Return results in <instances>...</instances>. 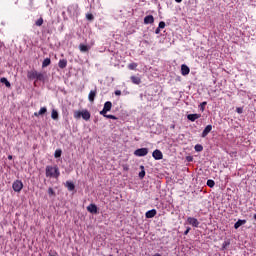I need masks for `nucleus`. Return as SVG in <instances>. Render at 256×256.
<instances>
[{
    "label": "nucleus",
    "instance_id": "bb28decb",
    "mask_svg": "<svg viewBox=\"0 0 256 256\" xmlns=\"http://www.w3.org/2000/svg\"><path fill=\"white\" fill-rule=\"evenodd\" d=\"M195 151L197 153H201V151H203V145L201 144H196L195 147H194Z\"/></svg>",
    "mask_w": 256,
    "mask_h": 256
},
{
    "label": "nucleus",
    "instance_id": "39448f33",
    "mask_svg": "<svg viewBox=\"0 0 256 256\" xmlns=\"http://www.w3.org/2000/svg\"><path fill=\"white\" fill-rule=\"evenodd\" d=\"M148 153H149L148 148H139V149L134 151V155L136 157H145Z\"/></svg>",
    "mask_w": 256,
    "mask_h": 256
},
{
    "label": "nucleus",
    "instance_id": "7ed1b4c3",
    "mask_svg": "<svg viewBox=\"0 0 256 256\" xmlns=\"http://www.w3.org/2000/svg\"><path fill=\"white\" fill-rule=\"evenodd\" d=\"M12 189L15 193H21L23 189V182L21 180H16L12 184Z\"/></svg>",
    "mask_w": 256,
    "mask_h": 256
},
{
    "label": "nucleus",
    "instance_id": "dca6fc26",
    "mask_svg": "<svg viewBox=\"0 0 256 256\" xmlns=\"http://www.w3.org/2000/svg\"><path fill=\"white\" fill-rule=\"evenodd\" d=\"M87 211H89V213L97 214V205H95V204H90V205L87 207Z\"/></svg>",
    "mask_w": 256,
    "mask_h": 256
},
{
    "label": "nucleus",
    "instance_id": "37998d69",
    "mask_svg": "<svg viewBox=\"0 0 256 256\" xmlns=\"http://www.w3.org/2000/svg\"><path fill=\"white\" fill-rule=\"evenodd\" d=\"M227 245H229V243L225 242V243L223 244V247L225 248V247H227Z\"/></svg>",
    "mask_w": 256,
    "mask_h": 256
},
{
    "label": "nucleus",
    "instance_id": "9b49d317",
    "mask_svg": "<svg viewBox=\"0 0 256 256\" xmlns=\"http://www.w3.org/2000/svg\"><path fill=\"white\" fill-rule=\"evenodd\" d=\"M212 130H213V126H212V125H207V126L204 128L201 137H202V138L207 137V136L209 135L210 131H212Z\"/></svg>",
    "mask_w": 256,
    "mask_h": 256
},
{
    "label": "nucleus",
    "instance_id": "f03ea898",
    "mask_svg": "<svg viewBox=\"0 0 256 256\" xmlns=\"http://www.w3.org/2000/svg\"><path fill=\"white\" fill-rule=\"evenodd\" d=\"M84 119V121H89L91 119V113L89 110H83V111H74V119Z\"/></svg>",
    "mask_w": 256,
    "mask_h": 256
},
{
    "label": "nucleus",
    "instance_id": "a878e982",
    "mask_svg": "<svg viewBox=\"0 0 256 256\" xmlns=\"http://www.w3.org/2000/svg\"><path fill=\"white\" fill-rule=\"evenodd\" d=\"M138 65L137 63L133 62V63H130L128 65V69H130V71H135L137 69Z\"/></svg>",
    "mask_w": 256,
    "mask_h": 256
},
{
    "label": "nucleus",
    "instance_id": "c85d7f7f",
    "mask_svg": "<svg viewBox=\"0 0 256 256\" xmlns=\"http://www.w3.org/2000/svg\"><path fill=\"white\" fill-rule=\"evenodd\" d=\"M62 153H63V151H61V149H58V150L55 151L54 157L56 159H59V157H61Z\"/></svg>",
    "mask_w": 256,
    "mask_h": 256
},
{
    "label": "nucleus",
    "instance_id": "ea45409f",
    "mask_svg": "<svg viewBox=\"0 0 256 256\" xmlns=\"http://www.w3.org/2000/svg\"><path fill=\"white\" fill-rule=\"evenodd\" d=\"M115 95H117V96L121 95V90H116Z\"/></svg>",
    "mask_w": 256,
    "mask_h": 256
},
{
    "label": "nucleus",
    "instance_id": "cd10ccee",
    "mask_svg": "<svg viewBox=\"0 0 256 256\" xmlns=\"http://www.w3.org/2000/svg\"><path fill=\"white\" fill-rule=\"evenodd\" d=\"M140 169L142 170L139 172V177L143 179L145 177V166H140Z\"/></svg>",
    "mask_w": 256,
    "mask_h": 256
},
{
    "label": "nucleus",
    "instance_id": "e433bc0d",
    "mask_svg": "<svg viewBox=\"0 0 256 256\" xmlns=\"http://www.w3.org/2000/svg\"><path fill=\"white\" fill-rule=\"evenodd\" d=\"M236 113H239V115H241V113H243V108H236Z\"/></svg>",
    "mask_w": 256,
    "mask_h": 256
},
{
    "label": "nucleus",
    "instance_id": "58836bf2",
    "mask_svg": "<svg viewBox=\"0 0 256 256\" xmlns=\"http://www.w3.org/2000/svg\"><path fill=\"white\" fill-rule=\"evenodd\" d=\"M189 231H191V227H188L186 231H184V235H189Z\"/></svg>",
    "mask_w": 256,
    "mask_h": 256
},
{
    "label": "nucleus",
    "instance_id": "4c0bfd02",
    "mask_svg": "<svg viewBox=\"0 0 256 256\" xmlns=\"http://www.w3.org/2000/svg\"><path fill=\"white\" fill-rule=\"evenodd\" d=\"M155 33L156 35H159L161 33V28L160 27L156 28Z\"/></svg>",
    "mask_w": 256,
    "mask_h": 256
},
{
    "label": "nucleus",
    "instance_id": "ddd939ff",
    "mask_svg": "<svg viewBox=\"0 0 256 256\" xmlns=\"http://www.w3.org/2000/svg\"><path fill=\"white\" fill-rule=\"evenodd\" d=\"M197 119H201V114H188L187 115V120L195 122Z\"/></svg>",
    "mask_w": 256,
    "mask_h": 256
},
{
    "label": "nucleus",
    "instance_id": "f3484780",
    "mask_svg": "<svg viewBox=\"0 0 256 256\" xmlns=\"http://www.w3.org/2000/svg\"><path fill=\"white\" fill-rule=\"evenodd\" d=\"M58 67L60 69H65V67H67V59H60L58 62Z\"/></svg>",
    "mask_w": 256,
    "mask_h": 256
},
{
    "label": "nucleus",
    "instance_id": "c03bdc74",
    "mask_svg": "<svg viewBox=\"0 0 256 256\" xmlns=\"http://www.w3.org/2000/svg\"><path fill=\"white\" fill-rule=\"evenodd\" d=\"M8 159H9V161H11V159H13V156L9 155Z\"/></svg>",
    "mask_w": 256,
    "mask_h": 256
},
{
    "label": "nucleus",
    "instance_id": "5701e85b",
    "mask_svg": "<svg viewBox=\"0 0 256 256\" xmlns=\"http://www.w3.org/2000/svg\"><path fill=\"white\" fill-rule=\"evenodd\" d=\"M51 117L54 121H57V119H59V112H57V110L53 109L51 112Z\"/></svg>",
    "mask_w": 256,
    "mask_h": 256
},
{
    "label": "nucleus",
    "instance_id": "f8f14e48",
    "mask_svg": "<svg viewBox=\"0 0 256 256\" xmlns=\"http://www.w3.org/2000/svg\"><path fill=\"white\" fill-rule=\"evenodd\" d=\"M37 71L36 70H30L27 72V77L30 81H33V79H37Z\"/></svg>",
    "mask_w": 256,
    "mask_h": 256
},
{
    "label": "nucleus",
    "instance_id": "412c9836",
    "mask_svg": "<svg viewBox=\"0 0 256 256\" xmlns=\"http://www.w3.org/2000/svg\"><path fill=\"white\" fill-rule=\"evenodd\" d=\"M66 187H67L68 191H75V184H73V182L67 181Z\"/></svg>",
    "mask_w": 256,
    "mask_h": 256
},
{
    "label": "nucleus",
    "instance_id": "1a4fd4ad",
    "mask_svg": "<svg viewBox=\"0 0 256 256\" xmlns=\"http://www.w3.org/2000/svg\"><path fill=\"white\" fill-rule=\"evenodd\" d=\"M189 73H191V69L189 68V66H187L186 64H182L181 65V75H183L185 77L186 75H189Z\"/></svg>",
    "mask_w": 256,
    "mask_h": 256
},
{
    "label": "nucleus",
    "instance_id": "49530a36",
    "mask_svg": "<svg viewBox=\"0 0 256 256\" xmlns=\"http://www.w3.org/2000/svg\"><path fill=\"white\" fill-rule=\"evenodd\" d=\"M153 256H162L161 254H159V253H156V254H154Z\"/></svg>",
    "mask_w": 256,
    "mask_h": 256
},
{
    "label": "nucleus",
    "instance_id": "4468645a",
    "mask_svg": "<svg viewBox=\"0 0 256 256\" xmlns=\"http://www.w3.org/2000/svg\"><path fill=\"white\" fill-rule=\"evenodd\" d=\"M155 215H157V210L152 209L146 212L145 217L146 219H153V217H155Z\"/></svg>",
    "mask_w": 256,
    "mask_h": 256
},
{
    "label": "nucleus",
    "instance_id": "79ce46f5",
    "mask_svg": "<svg viewBox=\"0 0 256 256\" xmlns=\"http://www.w3.org/2000/svg\"><path fill=\"white\" fill-rule=\"evenodd\" d=\"M124 171H129V168L127 166H124Z\"/></svg>",
    "mask_w": 256,
    "mask_h": 256
},
{
    "label": "nucleus",
    "instance_id": "0eeeda50",
    "mask_svg": "<svg viewBox=\"0 0 256 256\" xmlns=\"http://www.w3.org/2000/svg\"><path fill=\"white\" fill-rule=\"evenodd\" d=\"M95 97H97V88L89 92L88 101H90V103H95Z\"/></svg>",
    "mask_w": 256,
    "mask_h": 256
},
{
    "label": "nucleus",
    "instance_id": "423d86ee",
    "mask_svg": "<svg viewBox=\"0 0 256 256\" xmlns=\"http://www.w3.org/2000/svg\"><path fill=\"white\" fill-rule=\"evenodd\" d=\"M152 157L156 161H161V159H163V152H161V150H159V149H156V150L153 151Z\"/></svg>",
    "mask_w": 256,
    "mask_h": 256
},
{
    "label": "nucleus",
    "instance_id": "6e6552de",
    "mask_svg": "<svg viewBox=\"0 0 256 256\" xmlns=\"http://www.w3.org/2000/svg\"><path fill=\"white\" fill-rule=\"evenodd\" d=\"M187 223L188 225H192V227H199V220H197V218L188 217Z\"/></svg>",
    "mask_w": 256,
    "mask_h": 256
},
{
    "label": "nucleus",
    "instance_id": "393cba45",
    "mask_svg": "<svg viewBox=\"0 0 256 256\" xmlns=\"http://www.w3.org/2000/svg\"><path fill=\"white\" fill-rule=\"evenodd\" d=\"M0 83H3L4 85H6V87H11V82H9V80H7V78H5V77H2L1 79H0Z\"/></svg>",
    "mask_w": 256,
    "mask_h": 256
},
{
    "label": "nucleus",
    "instance_id": "f257e3e1",
    "mask_svg": "<svg viewBox=\"0 0 256 256\" xmlns=\"http://www.w3.org/2000/svg\"><path fill=\"white\" fill-rule=\"evenodd\" d=\"M60 175H61V172L59 171V167L46 166V177L59 179Z\"/></svg>",
    "mask_w": 256,
    "mask_h": 256
},
{
    "label": "nucleus",
    "instance_id": "aec40b11",
    "mask_svg": "<svg viewBox=\"0 0 256 256\" xmlns=\"http://www.w3.org/2000/svg\"><path fill=\"white\" fill-rule=\"evenodd\" d=\"M245 223H247V220H238V221L234 224V229H239V227H241V225H245Z\"/></svg>",
    "mask_w": 256,
    "mask_h": 256
},
{
    "label": "nucleus",
    "instance_id": "9d476101",
    "mask_svg": "<svg viewBox=\"0 0 256 256\" xmlns=\"http://www.w3.org/2000/svg\"><path fill=\"white\" fill-rule=\"evenodd\" d=\"M153 23H155V18L153 15H148L144 18V25H151Z\"/></svg>",
    "mask_w": 256,
    "mask_h": 256
},
{
    "label": "nucleus",
    "instance_id": "a19ab883",
    "mask_svg": "<svg viewBox=\"0 0 256 256\" xmlns=\"http://www.w3.org/2000/svg\"><path fill=\"white\" fill-rule=\"evenodd\" d=\"M170 129H175V124L170 125Z\"/></svg>",
    "mask_w": 256,
    "mask_h": 256
},
{
    "label": "nucleus",
    "instance_id": "473e14b6",
    "mask_svg": "<svg viewBox=\"0 0 256 256\" xmlns=\"http://www.w3.org/2000/svg\"><path fill=\"white\" fill-rule=\"evenodd\" d=\"M86 19H87L88 21H93V19H95V17L93 16V14L88 13V14H86Z\"/></svg>",
    "mask_w": 256,
    "mask_h": 256
},
{
    "label": "nucleus",
    "instance_id": "7c9ffc66",
    "mask_svg": "<svg viewBox=\"0 0 256 256\" xmlns=\"http://www.w3.org/2000/svg\"><path fill=\"white\" fill-rule=\"evenodd\" d=\"M207 185H208L211 189H213V187H215V181L212 180V179H209V180H207Z\"/></svg>",
    "mask_w": 256,
    "mask_h": 256
},
{
    "label": "nucleus",
    "instance_id": "72a5a7b5",
    "mask_svg": "<svg viewBox=\"0 0 256 256\" xmlns=\"http://www.w3.org/2000/svg\"><path fill=\"white\" fill-rule=\"evenodd\" d=\"M207 105V102H202L200 104V111H205V106Z\"/></svg>",
    "mask_w": 256,
    "mask_h": 256
},
{
    "label": "nucleus",
    "instance_id": "b1692460",
    "mask_svg": "<svg viewBox=\"0 0 256 256\" xmlns=\"http://www.w3.org/2000/svg\"><path fill=\"white\" fill-rule=\"evenodd\" d=\"M36 81H45V75H43L41 72H37Z\"/></svg>",
    "mask_w": 256,
    "mask_h": 256
},
{
    "label": "nucleus",
    "instance_id": "a211bd4d",
    "mask_svg": "<svg viewBox=\"0 0 256 256\" xmlns=\"http://www.w3.org/2000/svg\"><path fill=\"white\" fill-rule=\"evenodd\" d=\"M131 81L132 83H134V85H141V78L137 77V76H131Z\"/></svg>",
    "mask_w": 256,
    "mask_h": 256
},
{
    "label": "nucleus",
    "instance_id": "6ab92c4d",
    "mask_svg": "<svg viewBox=\"0 0 256 256\" xmlns=\"http://www.w3.org/2000/svg\"><path fill=\"white\" fill-rule=\"evenodd\" d=\"M79 50L81 51V53H87L89 51V46H87L85 44H80Z\"/></svg>",
    "mask_w": 256,
    "mask_h": 256
},
{
    "label": "nucleus",
    "instance_id": "20e7f679",
    "mask_svg": "<svg viewBox=\"0 0 256 256\" xmlns=\"http://www.w3.org/2000/svg\"><path fill=\"white\" fill-rule=\"evenodd\" d=\"M113 107V103L111 101H107L104 103L103 109L100 111V115L105 116L106 113H109Z\"/></svg>",
    "mask_w": 256,
    "mask_h": 256
},
{
    "label": "nucleus",
    "instance_id": "2f4dec72",
    "mask_svg": "<svg viewBox=\"0 0 256 256\" xmlns=\"http://www.w3.org/2000/svg\"><path fill=\"white\" fill-rule=\"evenodd\" d=\"M41 25H43V18L40 17L36 22H35V26L36 27H41Z\"/></svg>",
    "mask_w": 256,
    "mask_h": 256
},
{
    "label": "nucleus",
    "instance_id": "4be33fe9",
    "mask_svg": "<svg viewBox=\"0 0 256 256\" xmlns=\"http://www.w3.org/2000/svg\"><path fill=\"white\" fill-rule=\"evenodd\" d=\"M49 65H51V58L44 59L42 62V68L45 69V67H49Z\"/></svg>",
    "mask_w": 256,
    "mask_h": 256
},
{
    "label": "nucleus",
    "instance_id": "c9c22d12",
    "mask_svg": "<svg viewBox=\"0 0 256 256\" xmlns=\"http://www.w3.org/2000/svg\"><path fill=\"white\" fill-rule=\"evenodd\" d=\"M158 27H159L160 29H165V22H164V21L159 22Z\"/></svg>",
    "mask_w": 256,
    "mask_h": 256
},
{
    "label": "nucleus",
    "instance_id": "c756f323",
    "mask_svg": "<svg viewBox=\"0 0 256 256\" xmlns=\"http://www.w3.org/2000/svg\"><path fill=\"white\" fill-rule=\"evenodd\" d=\"M105 117L106 119H113L114 121H117V117L115 115H111V114H105Z\"/></svg>",
    "mask_w": 256,
    "mask_h": 256
},
{
    "label": "nucleus",
    "instance_id": "f704fd0d",
    "mask_svg": "<svg viewBox=\"0 0 256 256\" xmlns=\"http://www.w3.org/2000/svg\"><path fill=\"white\" fill-rule=\"evenodd\" d=\"M48 195H50V197L55 195V190H53V188H49L48 189Z\"/></svg>",
    "mask_w": 256,
    "mask_h": 256
},
{
    "label": "nucleus",
    "instance_id": "2eb2a0df",
    "mask_svg": "<svg viewBox=\"0 0 256 256\" xmlns=\"http://www.w3.org/2000/svg\"><path fill=\"white\" fill-rule=\"evenodd\" d=\"M45 113H47V107H42L38 112L34 113V116L39 117L41 115H45Z\"/></svg>",
    "mask_w": 256,
    "mask_h": 256
},
{
    "label": "nucleus",
    "instance_id": "a18cd8bd",
    "mask_svg": "<svg viewBox=\"0 0 256 256\" xmlns=\"http://www.w3.org/2000/svg\"><path fill=\"white\" fill-rule=\"evenodd\" d=\"M176 3H181L183 0H175Z\"/></svg>",
    "mask_w": 256,
    "mask_h": 256
}]
</instances>
